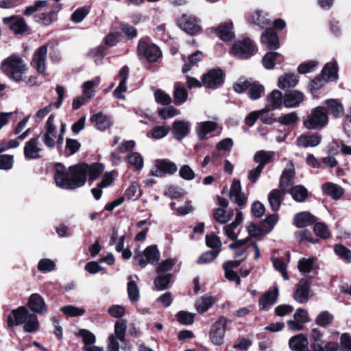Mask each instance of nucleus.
Wrapping results in <instances>:
<instances>
[{
	"label": "nucleus",
	"instance_id": "obj_1",
	"mask_svg": "<svg viewBox=\"0 0 351 351\" xmlns=\"http://www.w3.org/2000/svg\"><path fill=\"white\" fill-rule=\"evenodd\" d=\"M85 163L71 166L67 170L60 163L55 166L54 180L63 189H75L85 184L86 181Z\"/></svg>",
	"mask_w": 351,
	"mask_h": 351
},
{
	"label": "nucleus",
	"instance_id": "obj_2",
	"mask_svg": "<svg viewBox=\"0 0 351 351\" xmlns=\"http://www.w3.org/2000/svg\"><path fill=\"white\" fill-rule=\"evenodd\" d=\"M294 176L295 167L289 162L280 176L279 186L284 193H289L295 201L302 202L307 198L308 191L302 185L292 187L294 184Z\"/></svg>",
	"mask_w": 351,
	"mask_h": 351
},
{
	"label": "nucleus",
	"instance_id": "obj_3",
	"mask_svg": "<svg viewBox=\"0 0 351 351\" xmlns=\"http://www.w3.org/2000/svg\"><path fill=\"white\" fill-rule=\"evenodd\" d=\"M7 322L10 327L23 324L24 330L27 332H35L39 328L37 316L24 306L13 310L8 316Z\"/></svg>",
	"mask_w": 351,
	"mask_h": 351
},
{
	"label": "nucleus",
	"instance_id": "obj_4",
	"mask_svg": "<svg viewBox=\"0 0 351 351\" xmlns=\"http://www.w3.org/2000/svg\"><path fill=\"white\" fill-rule=\"evenodd\" d=\"M0 69L10 79L18 82L23 80L27 66L20 56L13 54L1 62Z\"/></svg>",
	"mask_w": 351,
	"mask_h": 351
},
{
	"label": "nucleus",
	"instance_id": "obj_5",
	"mask_svg": "<svg viewBox=\"0 0 351 351\" xmlns=\"http://www.w3.org/2000/svg\"><path fill=\"white\" fill-rule=\"evenodd\" d=\"M328 122V112L324 107L317 106L311 110L304 120L303 125L308 130H321Z\"/></svg>",
	"mask_w": 351,
	"mask_h": 351
},
{
	"label": "nucleus",
	"instance_id": "obj_6",
	"mask_svg": "<svg viewBox=\"0 0 351 351\" xmlns=\"http://www.w3.org/2000/svg\"><path fill=\"white\" fill-rule=\"evenodd\" d=\"M228 325V320L224 317H221L214 322L209 331V339L214 346H221L225 339V335Z\"/></svg>",
	"mask_w": 351,
	"mask_h": 351
},
{
	"label": "nucleus",
	"instance_id": "obj_7",
	"mask_svg": "<svg viewBox=\"0 0 351 351\" xmlns=\"http://www.w3.org/2000/svg\"><path fill=\"white\" fill-rule=\"evenodd\" d=\"M138 55L140 59L145 58L149 62H155L161 56V51L154 44L141 40L138 46Z\"/></svg>",
	"mask_w": 351,
	"mask_h": 351
},
{
	"label": "nucleus",
	"instance_id": "obj_8",
	"mask_svg": "<svg viewBox=\"0 0 351 351\" xmlns=\"http://www.w3.org/2000/svg\"><path fill=\"white\" fill-rule=\"evenodd\" d=\"M256 47L249 38L237 40L232 46L231 53L239 59H247L254 54Z\"/></svg>",
	"mask_w": 351,
	"mask_h": 351
},
{
	"label": "nucleus",
	"instance_id": "obj_9",
	"mask_svg": "<svg viewBox=\"0 0 351 351\" xmlns=\"http://www.w3.org/2000/svg\"><path fill=\"white\" fill-rule=\"evenodd\" d=\"M134 261L141 267H145L148 263L155 264L160 260V252L156 246L151 245L147 247L143 252L136 254L134 252Z\"/></svg>",
	"mask_w": 351,
	"mask_h": 351
},
{
	"label": "nucleus",
	"instance_id": "obj_10",
	"mask_svg": "<svg viewBox=\"0 0 351 351\" xmlns=\"http://www.w3.org/2000/svg\"><path fill=\"white\" fill-rule=\"evenodd\" d=\"M178 171L176 165L166 159H159L154 162V169L152 170L150 174L155 177H162L166 174H173Z\"/></svg>",
	"mask_w": 351,
	"mask_h": 351
},
{
	"label": "nucleus",
	"instance_id": "obj_11",
	"mask_svg": "<svg viewBox=\"0 0 351 351\" xmlns=\"http://www.w3.org/2000/svg\"><path fill=\"white\" fill-rule=\"evenodd\" d=\"M179 27L190 35H194L200 32L201 27L199 20L194 16L183 14L178 20Z\"/></svg>",
	"mask_w": 351,
	"mask_h": 351
},
{
	"label": "nucleus",
	"instance_id": "obj_12",
	"mask_svg": "<svg viewBox=\"0 0 351 351\" xmlns=\"http://www.w3.org/2000/svg\"><path fill=\"white\" fill-rule=\"evenodd\" d=\"M57 137L56 126L55 125V117L50 115L45 125V132L42 136V141L44 144L53 148L56 145L55 138Z\"/></svg>",
	"mask_w": 351,
	"mask_h": 351
},
{
	"label": "nucleus",
	"instance_id": "obj_13",
	"mask_svg": "<svg viewBox=\"0 0 351 351\" xmlns=\"http://www.w3.org/2000/svg\"><path fill=\"white\" fill-rule=\"evenodd\" d=\"M223 82V75L221 69H212L203 76L202 84L207 88H215Z\"/></svg>",
	"mask_w": 351,
	"mask_h": 351
},
{
	"label": "nucleus",
	"instance_id": "obj_14",
	"mask_svg": "<svg viewBox=\"0 0 351 351\" xmlns=\"http://www.w3.org/2000/svg\"><path fill=\"white\" fill-rule=\"evenodd\" d=\"M43 149L38 141V137L33 138L25 143L24 156L27 159L35 160L41 157Z\"/></svg>",
	"mask_w": 351,
	"mask_h": 351
},
{
	"label": "nucleus",
	"instance_id": "obj_15",
	"mask_svg": "<svg viewBox=\"0 0 351 351\" xmlns=\"http://www.w3.org/2000/svg\"><path fill=\"white\" fill-rule=\"evenodd\" d=\"M310 281L307 279H302L297 285L293 293L294 299L299 303H306L310 296Z\"/></svg>",
	"mask_w": 351,
	"mask_h": 351
},
{
	"label": "nucleus",
	"instance_id": "obj_16",
	"mask_svg": "<svg viewBox=\"0 0 351 351\" xmlns=\"http://www.w3.org/2000/svg\"><path fill=\"white\" fill-rule=\"evenodd\" d=\"M47 54V46L44 45L35 51L33 54L32 64L40 73H43L46 69L45 62Z\"/></svg>",
	"mask_w": 351,
	"mask_h": 351
},
{
	"label": "nucleus",
	"instance_id": "obj_17",
	"mask_svg": "<svg viewBox=\"0 0 351 351\" xmlns=\"http://www.w3.org/2000/svg\"><path fill=\"white\" fill-rule=\"evenodd\" d=\"M129 74V68L127 66H123L119 71L118 77L120 82L116 89L113 91V96L117 99H125L123 93L127 90L126 82Z\"/></svg>",
	"mask_w": 351,
	"mask_h": 351
},
{
	"label": "nucleus",
	"instance_id": "obj_18",
	"mask_svg": "<svg viewBox=\"0 0 351 351\" xmlns=\"http://www.w3.org/2000/svg\"><path fill=\"white\" fill-rule=\"evenodd\" d=\"M27 304L29 308L36 313L43 314L47 311L44 298L38 293L32 294L29 298Z\"/></svg>",
	"mask_w": 351,
	"mask_h": 351
},
{
	"label": "nucleus",
	"instance_id": "obj_19",
	"mask_svg": "<svg viewBox=\"0 0 351 351\" xmlns=\"http://www.w3.org/2000/svg\"><path fill=\"white\" fill-rule=\"evenodd\" d=\"M304 99L303 93L299 90H292L284 95L283 105L288 108L298 107Z\"/></svg>",
	"mask_w": 351,
	"mask_h": 351
},
{
	"label": "nucleus",
	"instance_id": "obj_20",
	"mask_svg": "<svg viewBox=\"0 0 351 351\" xmlns=\"http://www.w3.org/2000/svg\"><path fill=\"white\" fill-rule=\"evenodd\" d=\"M230 197L232 201L240 206L245 204L247 199L241 193V182L239 180H234L232 181L230 187Z\"/></svg>",
	"mask_w": 351,
	"mask_h": 351
},
{
	"label": "nucleus",
	"instance_id": "obj_21",
	"mask_svg": "<svg viewBox=\"0 0 351 351\" xmlns=\"http://www.w3.org/2000/svg\"><path fill=\"white\" fill-rule=\"evenodd\" d=\"M218 123L213 121H207L199 122L197 124L195 132L198 138L203 140L206 138V136L217 130Z\"/></svg>",
	"mask_w": 351,
	"mask_h": 351
},
{
	"label": "nucleus",
	"instance_id": "obj_22",
	"mask_svg": "<svg viewBox=\"0 0 351 351\" xmlns=\"http://www.w3.org/2000/svg\"><path fill=\"white\" fill-rule=\"evenodd\" d=\"M261 43L269 49H277L280 47L277 34L272 29H267L261 38Z\"/></svg>",
	"mask_w": 351,
	"mask_h": 351
},
{
	"label": "nucleus",
	"instance_id": "obj_23",
	"mask_svg": "<svg viewBox=\"0 0 351 351\" xmlns=\"http://www.w3.org/2000/svg\"><path fill=\"white\" fill-rule=\"evenodd\" d=\"M233 23L231 21L220 24L213 30L224 41H228L233 38L234 34L232 31Z\"/></svg>",
	"mask_w": 351,
	"mask_h": 351
},
{
	"label": "nucleus",
	"instance_id": "obj_24",
	"mask_svg": "<svg viewBox=\"0 0 351 351\" xmlns=\"http://www.w3.org/2000/svg\"><path fill=\"white\" fill-rule=\"evenodd\" d=\"M322 141V137L319 134L306 135L302 134L296 140L297 145L300 147H316Z\"/></svg>",
	"mask_w": 351,
	"mask_h": 351
},
{
	"label": "nucleus",
	"instance_id": "obj_25",
	"mask_svg": "<svg viewBox=\"0 0 351 351\" xmlns=\"http://www.w3.org/2000/svg\"><path fill=\"white\" fill-rule=\"evenodd\" d=\"M323 193L334 199H339L344 193L343 189L333 182H326L322 186Z\"/></svg>",
	"mask_w": 351,
	"mask_h": 351
},
{
	"label": "nucleus",
	"instance_id": "obj_26",
	"mask_svg": "<svg viewBox=\"0 0 351 351\" xmlns=\"http://www.w3.org/2000/svg\"><path fill=\"white\" fill-rule=\"evenodd\" d=\"M114 178L111 172H106L102 177L101 181L97 184V187L92 189L91 192L96 199H100L102 195V189L110 186Z\"/></svg>",
	"mask_w": 351,
	"mask_h": 351
},
{
	"label": "nucleus",
	"instance_id": "obj_27",
	"mask_svg": "<svg viewBox=\"0 0 351 351\" xmlns=\"http://www.w3.org/2000/svg\"><path fill=\"white\" fill-rule=\"evenodd\" d=\"M308 339L302 334L292 337L289 341V346L294 351H305L308 350Z\"/></svg>",
	"mask_w": 351,
	"mask_h": 351
},
{
	"label": "nucleus",
	"instance_id": "obj_28",
	"mask_svg": "<svg viewBox=\"0 0 351 351\" xmlns=\"http://www.w3.org/2000/svg\"><path fill=\"white\" fill-rule=\"evenodd\" d=\"M278 288L274 287L272 291L267 292L264 296L260 300L259 306L263 310H267L269 307L274 304L278 299Z\"/></svg>",
	"mask_w": 351,
	"mask_h": 351
},
{
	"label": "nucleus",
	"instance_id": "obj_29",
	"mask_svg": "<svg viewBox=\"0 0 351 351\" xmlns=\"http://www.w3.org/2000/svg\"><path fill=\"white\" fill-rule=\"evenodd\" d=\"M285 193L281 190L273 189L268 195L269 206L273 211H278L283 200Z\"/></svg>",
	"mask_w": 351,
	"mask_h": 351
},
{
	"label": "nucleus",
	"instance_id": "obj_30",
	"mask_svg": "<svg viewBox=\"0 0 351 351\" xmlns=\"http://www.w3.org/2000/svg\"><path fill=\"white\" fill-rule=\"evenodd\" d=\"M172 132L178 140H181L189 132V123L184 121H176L173 122Z\"/></svg>",
	"mask_w": 351,
	"mask_h": 351
},
{
	"label": "nucleus",
	"instance_id": "obj_31",
	"mask_svg": "<svg viewBox=\"0 0 351 351\" xmlns=\"http://www.w3.org/2000/svg\"><path fill=\"white\" fill-rule=\"evenodd\" d=\"M298 83V77L293 73H286L278 79V86L283 90L293 88Z\"/></svg>",
	"mask_w": 351,
	"mask_h": 351
},
{
	"label": "nucleus",
	"instance_id": "obj_32",
	"mask_svg": "<svg viewBox=\"0 0 351 351\" xmlns=\"http://www.w3.org/2000/svg\"><path fill=\"white\" fill-rule=\"evenodd\" d=\"M90 121L95 123L97 129L99 130H104L111 125V121L109 117L100 112L92 115Z\"/></svg>",
	"mask_w": 351,
	"mask_h": 351
},
{
	"label": "nucleus",
	"instance_id": "obj_33",
	"mask_svg": "<svg viewBox=\"0 0 351 351\" xmlns=\"http://www.w3.org/2000/svg\"><path fill=\"white\" fill-rule=\"evenodd\" d=\"M294 225L298 228L308 226L315 221V217L308 212L297 213L294 216Z\"/></svg>",
	"mask_w": 351,
	"mask_h": 351
},
{
	"label": "nucleus",
	"instance_id": "obj_34",
	"mask_svg": "<svg viewBox=\"0 0 351 351\" xmlns=\"http://www.w3.org/2000/svg\"><path fill=\"white\" fill-rule=\"evenodd\" d=\"M283 97L280 90H274L267 96L268 106L274 110L280 108L283 104Z\"/></svg>",
	"mask_w": 351,
	"mask_h": 351
},
{
	"label": "nucleus",
	"instance_id": "obj_35",
	"mask_svg": "<svg viewBox=\"0 0 351 351\" xmlns=\"http://www.w3.org/2000/svg\"><path fill=\"white\" fill-rule=\"evenodd\" d=\"M134 278L138 280V277L136 276H135ZM128 280L127 290L129 298L131 302H137L139 300V289L137 286L136 282L132 276H128Z\"/></svg>",
	"mask_w": 351,
	"mask_h": 351
},
{
	"label": "nucleus",
	"instance_id": "obj_36",
	"mask_svg": "<svg viewBox=\"0 0 351 351\" xmlns=\"http://www.w3.org/2000/svg\"><path fill=\"white\" fill-rule=\"evenodd\" d=\"M322 72L323 78L327 81L336 80L338 77L337 65L336 62H331L326 64Z\"/></svg>",
	"mask_w": 351,
	"mask_h": 351
},
{
	"label": "nucleus",
	"instance_id": "obj_37",
	"mask_svg": "<svg viewBox=\"0 0 351 351\" xmlns=\"http://www.w3.org/2000/svg\"><path fill=\"white\" fill-rule=\"evenodd\" d=\"M274 155L275 153L272 151L260 150L254 154V160L258 164L257 166L262 165L263 169L265 165L274 157Z\"/></svg>",
	"mask_w": 351,
	"mask_h": 351
},
{
	"label": "nucleus",
	"instance_id": "obj_38",
	"mask_svg": "<svg viewBox=\"0 0 351 351\" xmlns=\"http://www.w3.org/2000/svg\"><path fill=\"white\" fill-rule=\"evenodd\" d=\"M317 268V265L314 258H302L298 263V269L301 273L308 274Z\"/></svg>",
	"mask_w": 351,
	"mask_h": 351
},
{
	"label": "nucleus",
	"instance_id": "obj_39",
	"mask_svg": "<svg viewBox=\"0 0 351 351\" xmlns=\"http://www.w3.org/2000/svg\"><path fill=\"white\" fill-rule=\"evenodd\" d=\"M55 10L51 9L47 12H42L36 14L34 16V22L41 24L45 26H49L53 21V15Z\"/></svg>",
	"mask_w": 351,
	"mask_h": 351
},
{
	"label": "nucleus",
	"instance_id": "obj_40",
	"mask_svg": "<svg viewBox=\"0 0 351 351\" xmlns=\"http://www.w3.org/2000/svg\"><path fill=\"white\" fill-rule=\"evenodd\" d=\"M99 83V77H96L93 80L86 81L84 82L82 85V88L83 90L82 95L90 101L91 99L94 97L93 88L94 87L98 86Z\"/></svg>",
	"mask_w": 351,
	"mask_h": 351
},
{
	"label": "nucleus",
	"instance_id": "obj_41",
	"mask_svg": "<svg viewBox=\"0 0 351 351\" xmlns=\"http://www.w3.org/2000/svg\"><path fill=\"white\" fill-rule=\"evenodd\" d=\"M10 28L14 34L20 35L30 31L25 20L21 16L16 17Z\"/></svg>",
	"mask_w": 351,
	"mask_h": 351
},
{
	"label": "nucleus",
	"instance_id": "obj_42",
	"mask_svg": "<svg viewBox=\"0 0 351 351\" xmlns=\"http://www.w3.org/2000/svg\"><path fill=\"white\" fill-rule=\"evenodd\" d=\"M267 14L263 11L256 10L250 16L249 21L252 24H254L261 28L265 27L269 23V19L267 18Z\"/></svg>",
	"mask_w": 351,
	"mask_h": 351
},
{
	"label": "nucleus",
	"instance_id": "obj_43",
	"mask_svg": "<svg viewBox=\"0 0 351 351\" xmlns=\"http://www.w3.org/2000/svg\"><path fill=\"white\" fill-rule=\"evenodd\" d=\"M325 103L328 110L335 118L341 117L343 114V107L337 100L330 99H327Z\"/></svg>",
	"mask_w": 351,
	"mask_h": 351
},
{
	"label": "nucleus",
	"instance_id": "obj_44",
	"mask_svg": "<svg viewBox=\"0 0 351 351\" xmlns=\"http://www.w3.org/2000/svg\"><path fill=\"white\" fill-rule=\"evenodd\" d=\"M215 300L211 296H203L195 303V308L199 313L208 311L214 304Z\"/></svg>",
	"mask_w": 351,
	"mask_h": 351
},
{
	"label": "nucleus",
	"instance_id": "obj_45",
	"mask_svg": "<svg viewBox=\"0 0 351 351\" xmlns=\"http://www.w3.org/2000/svg\"><path fill=\"white\" fill-rule=\"evenodd\" d=\"M299 121V117L297 112H291L287 114H282L278 117L277 121L282 125L292 126L295 125Z\"/></svg>",
	"mask_w": 351,
	"mask_h": 351
},
{
	"label": "nucleus",
	"instance_id": "obj_46",
	"mask_svg": "<svg viewBox=\"0 0 351 351\" xmlns=\"http://www.w3.org/2000/svg\"><path fill=\"white\" fill-rule=\"evenodd\" d=\"M204 58V54L200 51H197L190 55L188 58L189 62H185L182 67L184 73L188 72L191 70L193 66L196 65L198 62H201Z\"/></svg>",
	"mask_w": 351,
	"mask_h": 351
},
{
	"label": "nucleus",
	"instance_id": "obj_47",
	"mask_svg": "<svg viewBox=\"0 0 351 351\" xmlns=\"http://www.w3.org/2000/svg\"><path fill=\"white\" fill-rule=\"evenodd\" d=\"M173 97L175 104L180 106L187 100L188 93L184 87L180 86V84L177 83L175 85Z\"/></svg>",
	"mask_w": 351,
	"mask_h": 351
},
{
	"label": "nucleus",
	"instance_id": "obj_48",
	"mask_svg": "<svg viewBox=\"0 0 351 351\" xmlns=\"http://www.w3.org/2000/svg\"><path fill=\"white\" fill-rule=\"evenodd\" d=\"M125 160L135 169L139 171L143 167L144 160L142 156L138 152L130 154Z\"/></svg>",
	"mask_w": 351,
	"mask_h": 351
},
{
	"label": "nucleus",
	"instance_id": "obj_49",
	"mask_svg": "<svg viewBox=\"0 0 351 351\" xmlns=\"http://www.w3.org/2000/svg\"><path fill=\"white\" fill-rule=\"evenodd\" d=\"M85 166L86 175L88 174L90 180H96L104 169V165L100 163H93L91 165L85 163Z\"/></svg>",
	"mask_w": 351,
	"mask_h": 351
},
{
	"label": "nucleus",
	"instance_id": "obj_50",
	"mask_svg": "<svg viewBox=\"0 0 351 351\" xmlns=\"http://www.w3.org/2000/svg\"><path fill=\"white\" fill-rule=\"evenodd\" d=\"M281 56V54L277 52H267L262 59L264 67L266 69H272L278 62L277 58Z\"/></svg>",
	"mask_w": 351,
	"mask_h": 351
},
{
	"label": "nucleus",
	"instance_id": "obj_51",
	"mask_svg": "<svg viewBox=\"0 0 351 351\" xmlns=\"http://www.w3.org/2000/svg\"><path fill=\"white\" fill-rule=\"evenodd\" d=\"M49 5L47 0H38L36 1L33 5L27 6L23 12L25 16H30L34 13L38 12Z\"/></svg>",
	"mask_w": 351,
	"mask_h": 351
},
{
	"label": "nucleus",
	"instance_id": "obj_52",
	"mask_svg": "<svg viewBox=\"0 0 351 351\" xmlns=\"http://www.w3.org/2000/svg\"><path fill=\"white\" fill-rule=\"evenodd\" d=\"M154 95L155 101L159 104L167 106L172 102L171 96L160 89L156 90Z\"/></svg>",
	"mask_w": 351,
	"mask_h": 351
},
{
	"label": "nucleus",
	"instance_id": "obj_53",
	"mask_svg": "<svg viewBox=\"0 0 351 351\" xmlns=\"http://www.w3.org/2000/svg\"><path fill=\"white\" fill-rule=\"evenodd\" d=\"M220 250H210L203 253L197 259V263L204 265L211 263L219 255Z\"/></svg>",
	"mask_w": 351,
	"mask_h": 351
},
{
	"label": "nucleus",
	"instance_id": "obj_54",
	"mask_svg": "<svg viewBox=\"0 0 351 351\" xmlns=\"http://www.w3.org/2000/svg\"><path fill=\"white\" fill-rule=\"evenodd\" d=\"M127 322L124 319H121L116 322L114 325V337L121 341H123L125 336Z\"/></svg>",
	"mask_w": 351,
	"mask_h": 351
},
{
	"label": "nucleus",
	"instance_id": "obj_55",
	"mask_svg": "<svg viewBox=\"0 0 351 351\" xmlns=\"http://www.w3.org/2000/svg\"><path fill=\"white\" fill-rule=\"evenodd\" d=\"M265 91L263 85L257 83H251L249 88L248 96L252 100L259 99Z\"/></svg>",
	"mask_w": 351,
	"mask_h": 351
},
{
	"label": "nucleus",
	"instance_id": "obj_56",
	"mask_svg": "<svg viewBox=\"0 0 351 351\" xmlns=\"http://www.w3.org/2000/svg\"><path fill=\"white\" fill-rule=\"evenodd\" d=\"M180 114V110L172 106L158 110V114L162 119H171Z\"/></svg>",
	"mask_w": 351,
	"mask_h": 351
},
{
	"label": "nucleus",
	"instance_id": "obj_57",
	"mask_svg": "<svg viewBox=\"0 0 351 351\" xmlns=\"http://www.w3.org/2000/svg\"><path fill=\"white\" fill-rule=\"evenodd\" d=\"M60 310L64 314L69 317L81 316L85 313V310L83 308L72 305L62 306Z\"/></svg>",
	"mask_w": 351,
	"mask_h": 351
},
{
	"label": "nucleus",
	"instance_id": "obj_58",
	"mask_svg": "<svg viewBox=\"0 0 351 351\" xmlns=\"http://www.w3.org/2000/svg\"><path fill=\"white\" fill-rule=\"evenodd\" d=\"M333 320V316L328 311L321 312L316 318V324L322 327L330 325Z\"/></svg>",
	"mask_w": 351,
	"mask_h": 351
},
{
	"label": "nucleus",
	"instance_id": "obj_59",
	"mask_svg": "<svg viewBox=\"0 0 351 351\" xmlns=\"http://www.w3.org/2000/svg\"><path fill=\"white\" fill-rule=\"evenodd\" d=\"M171 274L159 276L154 280V285L156 289L162 291L166 289L170 282Z\"/></svg>",
	"mask_w": 351,
	"mask_h": 351
},
{
	"label": "nucleus",
	"instance_id": "obj_60",
	"mask_svg": "<svg viewBox=\"0 0 351 351\" xmlns=\"http://www.w3.org/2000/svg\"><path fill=\"white\" fill-rule=\"evenodd\" d=\"M195 315L187 311H180L177 313L178 321L184 325H191L194 322Z\"/></svg>",
	"mask_w": 351,
	"mask_h": 351
},
{
	"label": "nucleus",
	"instance_id": "obj_61",
	"mask_svg": "<svg viewBox=\"0 0 351 351\" xmlns=\"http://www.w3.org/2000/svg\"><path fill=\"white\" fill-rule=\"evenodd\" d=\"M170 131L168 125H162L155 127L152 131V137L154 139H160L166 136Z\"/></svg>",
	"mask_w": 351,
	"mask_h": 351
},
{
	"label": "nucleus",
	"instance_id": "obj_62",
	"mask_svg": "<svg viewBox=\"0 0 351 351\" xmlns=\"http://www.w3.org/2000/svg\"><path fill=\"white\" fill-rule=\"evenodd\" d=\"M56 268L55 263L49 258H43L38 264V269L43 272H49Z\"/></svg>",
	"mask_w": 351,
	"mask_h": 351
},
{
	"label": "nucleus",
	"instance_id": "obj_63",
	"mask_svg": "<svg viewBox=\"0 0 351 351\" xmlns=\"http://www.w3.org/2000/svg\"><path fill=\"white\" fill-rule=\"evenodd\" d=\"M213 217L221 223H226L231 219V215L227 214L223 208H217L213 210Z\"/></svg>",
	"mask_w": 351,
	"mask_h": 351
},
{
	"label": "nucleus",
	"instance_id": "obj_64",
	"mask_svg": "<svg viewBox=\"0 0 351 351\" xmlns=\"http://www.w3.org/2000/svg\"><path fill=\"white\" fill-rule=\"evenodd\" d=\"M340 148L342 153L346 155H351V147L344 144L339 140H334L330 145V149L332 152H338Z\"/></svg>",
	"mask_w": 351,
	"mask_h": 351
}]
</instances>
